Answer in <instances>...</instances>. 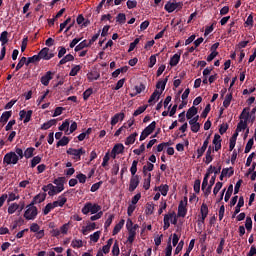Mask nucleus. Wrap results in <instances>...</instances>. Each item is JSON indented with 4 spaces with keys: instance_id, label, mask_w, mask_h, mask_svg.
Wrapping results in <instances>:
<instances>
[{
    "instance_id": "obj_35",
    "label": "nucleus",
    "mask_w": 256,
    "mask_h": 256,
    "mask_svg": "<svg viewBox=\"0 0 256 256\" xmlns=\"http://www.w3.org/2000/svg\"><path fill=\"white\" fill-rule=\"evenodd\" d=\"M70 141L69 137L64 136L57 142L56 147H65L66 145H69Z\"/></svg>"
},
{
    "instance_id": "obj_47",
    "label": "nucleus",
    "mask_w": 256,
    "mask_h": 256,
    "mask_svg": "<svg viewBox=\"0 0 256 256\" xmlns=\"http://www.w3.org/2000/svg\"><path fill=\"white\" fill-rule=\"evenodd\" d=\"M71 247H73V249H81V247H83V240H73Z\"/></svg>"
},
{
    "instance_id": "obj_49",
    "label": "nucleus",
    "mask_w": 256,
    "mask_h": 256,
    "mask_svg": "<svg viewBox=\"0 0 256 256\" xmlns=\"http://www.w3.org/2000/svg\"><path fill=\"white\" fill-rule=\"evenodd\" d=\"M245 129H247V121L240 120V122L237 125L236 130L241 132V131H245Z\"/></svg>"
},
{
    "instance_id": "obj_50",
    "label": "nucleus",
    "mask_w": 256,
    "mask_h": 256,
    "mask_svg": "<svg viewBox=\"0 0 256 256\" xmlns=\"http://www.w3.org/2000/svg\"><path fill=\"white\" fill-rule=\"evenodd\" d=\"M173 254V246H171V237L168 240L165 256H171Z\"/></svg>"
},
{
    "instance_id": "obj_2",
    "label": "nucleus",
    "mask_w": 256,
    "mask_h": 256,
    "mask_svg": "<svg viewBox=\"0 0 256 256\" xmlns=\"http://www.w3.org/2000/svg\"><path fill=\"white\" fill-rule=\"evenodd\" d=\"M4 165H17L19 163V156L15 152H8L3 158Z\"/></svg>"
},
{
    "instance_id": "obj_36",
    "label": "nucleus",
    "mask_w": 256,
    "mask_h": 256,
    "mask_svg": "<svg viewBox=\"0 0 256 256\" xmlns=\"http://www.w3.org/2000/svg\"><path fill=\"white\" fill-rule=\"evenodd\" d=\"M125 21H127V16L125 13H119L116 16V23H119V25H125Z\"/></svg>"
},
{
    "instance_id": "obj_54",
    "label": "nucleus",
    "mask_w": 256,
    "mask_h": 256,
    "mask_svg": "<svg viewBox=\"0 0 256 256\" xmlns=\"http://www.w3.org/2000/svg\"><path fill=\"white\" fill-rule=\"evenodd\" d=\"M91 95H93V88H88L83 92V99L84 101H87Z\"/></svg>"
},
{
    "instance_id": "obj_51",
    "label": "nucleus",
    "mask_w": 256,
    "mask_h": 256,
    "mask_svg": "<svg viewBox=\"0 0 256 256\" xmlns=\"http://www.w3.org/2000/svg\"><path fill=\"white\" fill-rule=\"evenodd\" d=\"M19 210V204L17 203H12L9 207H8V213L9 215H13V213H15V211Z\"/></svg>"
},
{
    "instance_id": "obj_63",
    "label": "nucleus",
    "mask_w": 256,
    "mask_h": 256,
    "mask_svg": "<svg viewBox=\"0 0 256 256\" xmlns=\"http://www.w3.org/2000/svg\"><path fill=\"white\" fill-rule=\"evenodd\" d=\"M126 5H127L128 9H135V7H137V1H135V0H128L126 2Z\"/></svg>"
},
{
    "instance_id": "obj_11",
    "label": "nucleus",
    "mask_w": 256,
    "mask_h": 256,
    "mask_svg": "<svg viewBox=\"0 0 256 256\" xmlns=\"http://www.w3.org/2000/svg\"><path fill=\"white\" fill-rule=\"evenodd\" d=\"M42 190L44 191V193H47L48 191V195L50 197H53L54 195H57V193H59L57 192V187L54 186L53 184H48L46 186H43Z\"/></svg>"
},
{
    "instance_id": "obj_33",
    "label": "nucleus",
    "mask_w": 256,
    "mask_h": 256,
    "mask_svg": "<svg viewBox=\"0 0 256 256\" xmlns=\"http://www.w3.org/2000/svg\"><path fill=\"white\" fill-rule=\"evenodd\" d=\"M85 47H91L89 45V43H87V40H83L82 42H80L74 49V51L77 53L79 51H83V49H85Z\"/></svg>"
},
{
    "instance_id": "obj_58",
    "label": "nucleus",
    "mask_w": 256,
    "mask_h": 256,
    "mask_svg": "<svg viewBox=\"0 0 256 256\" xmlns=\"http://www.w3.org/2000/svg\"><path fill=\"white\" fill-rule=\"evenodd\" d=\"M101 185H103V181H100V182H97V183L93 184V185L91 186L90 191H91L92 193H95V191H99V189L101 188Z\"/></svg>"
},
{
    "instance_id": "obj_7",
    "label": "nucleus",
    "mask_w": 256,
    "mask_h": 256,
    "mask_svg": "<svg viewBox=\"0 0 256 256\" xmlns=\"http://www.w3.org/2000/svg\"><path fill=\"white\" fill-rule=\"evenodd\" d=\"M53 75H55V72L47 71L45 75L41 77L40 82L42 83V85H44V87L49 86V83L53 79Z\"/></svg>"
},
{
    "instance_id": "obj_40",
    "label": "nucleus",
    "mask_w": 256,
    "mask_h": 256,
    "mask_svg": "<svg viewBox=\"0 0 256 256\" xmlns=\"http://www.w3.org/2000/svg\"><path fill=\"white\" fill-rule=\"evenodd\" d=\"M253 145H255V140L253 138H250L246 144L244 153H250L251 149H253Z\"/></svg>"
},
{
    "instance_id": "obj_43",
    "label": "nucleus",
    "mask_w": 256,
    "mask_h": 256,
    "mask_svg": "<svg viewBox=\"0 0 256 256\" xmlns=\"http://www.w3.org/2000/svg\"><path fill=\"white\" fill-rule=\"evenodd\" d=\"M33 153H35V148L29 147L24 151V157L26 159H31V157H33Z\"/></svg>"
},
{
    "instance_id": "obj_6",
    "label": "nucleus",
    "mask_w": 256,
    "mask_h": 256,
    "mask_svg": "<svg viewBox=\"0 0 256 256\" xmlns=\"http://www.w3.org/2000/svg\"><path fill=\"white\" fill-rule=\"evenodd\" d=\"M65 181H67V179L65 177H58V178L54 179L53 183H54V185H56L57 193H61V191H64Z\"/></svg>"
},
{
    "instance_id": "obj_25",
    "label": "nucleus",
    "mask_w": 256,
    "mask_h": 256,
    "mask_svg": "<svg viewBox=\"0 0 256 256\" xmlns=\"http://www.w3.org/2000/svg\"><path fill=\"white\" fill-rule=\"evenodd\" d=\"M198 113V109L195 106H192L188 109L187 113H186V118L187 119H193V117H195V115H197Z\"/></svg>"
},
{
    "instance_id": "obj_64",
    "label": "nucleus",
    "mask_w": 256,
    "mask_h": 256,
    "mask_svg": "<svg viewBox=\"0 0 256 256\" xmlns=\"http://www.w3.org/2000/svg\"><path fill=\"white\" fill-rule=\"evenodd\" d=\"M57 201L59 202L60 207H63V205L67 203V198H65V194L60 195Z\"/></svg>"
},
{
    "instance_id": "obj_24",
    "label": "nucleus",
    "mask_w": 256,
    "mask_h": 256,
    "mask_svg": "<svg viewBox=\"0 0 256 256\" xmlns=\"http://www.w3.org/2000/svg\"><path fill=\"white\" fill-rule=\"evenodd\" d=\"M162 94H163V92H159V90H155L151 94V96H150V98L148 100V103L151 105V103H153V101H155V99H156V101H159V99H160Z\"/></svg>"
},
{
    "instance_id": "obj_34",
    "label": "nucleus",
    "mask_w": 256,
    "mask_h": 256,
    "mask_svg": "<svg viewBox=\"0 0 256 256\" xmlns=\"http://www.w3.org/2000/svg\"><path fill=\"white\" fill-rule=\"evenodd\" d=\"M247 111H249V108H244L242 113L239 116V119H241V121H243V119H244V121H246V123H247V121H249V117H251V114Z\"/></svg>"
},
{
    "instance_id": "obj_26",
    "label": "nucleus",
    "mask_w": 256,
    "mask_h": 256,
    "mask_svg": "<svg viewBox=\"0 0 256 256\" xmlns=\"http://www.w3.org/2000/svg\"><path fill=\"white\" fill-rule=\"evenodd\" d=\"M167 81H169V76H167L164 80L158 81L157 84H156V89H161L160 92L163 93V91H165V87L167 85Z\"/></svg>"
},
{
    "instance_id": "obj_59",
    "label": "nucleus",
    "mask_w": 256,
    "mask_h": 256,
    "mask_svg": "<svg viewBox=\"0 0 256 256\" xmlns=\"http://www.w3.org/2000/svg\"><path fill=\"white\" fill-rule=\"evenodd\" d=\"M120 250H119V243L115 242L112 247V255L119 256Z\"/></svg>"
},
{
    "instance_id": "obj_27",
    "label": "nucleus",
    "mask_w": 256,
    "mask_h": 256,
    "mask_svg": "<svg viewBox=\"0 0 256 256\" xmlns=\"http://www.w3.org/2000/svg\"><path fill=\"white\" fill-rule=\"evenodd\" d=\"M160 191L161 195H163V197H167V193H169V185L167 184H162L160 185L158 188H155V191Z\"/></svg>"
},
{
    "instance_id": "obj_52",
    "label": "nucleus",
    "mask_w": 256,
    "mask_h": 256,
    "mask_svg": "<svg viewBox=\"0 0 256 256\" xmlns=\"http://www.w3.org/2000/svg\"><path fill=\"white\" fill-rule=\"evenodd\" d=\"M100 237H101V231H96L92 235H90V241H93V243H97Z\"/></svg>"
},
{
    "instance_id": "obj_46",
    "label": "nucleus",
    "mask_w": 256,
    "mask_h": 256,
    "mask_svg": "<svg viewBox=\"0 0 256 256\" xmlns=\"http://www.w3.org/2000/svg\"><path fill=\"white\" fill-rule=\"evenodd\" d=\"M231 99H233V94H227L223 101V107H225V109L231 105Z\"/></svg>"
},
{
    "instance_id": "obj_12",
    "label": "nucleus",
    "mask_w": 256,
    "mask_h": 256,
    "mask_svg": "<svg viewBox=\"0 0 256 256\" xmlns=\"http://www.w3.org/2000/svg\"><path fill=\"white\" fill-rule=\"evenodd\" d=\"M173 217H175V211L164 215V226H163L164 231H167V229H169V227H171L170 221H171V219H173Z\"/></svg>"
},
{
    "instance_id": "obj_8",
    "label": "nucleus",
    "mask_w": 256,
    "mask_h": 256,
    "mask_svg": "<svg viewBox=\"0 0 256 256\" xmlns=\"http://www.w3.org/2000/svg\"><path fill=\"white\" fill-rule=\"evenodd\" d=\"M20 119L23 120V123H29L31 121V117H33V110H21L19 112Z\"/></svg>"
},
{
    "instance_id": "obj_61",
    "label": "nucleus",
    "mask_w": 256,
    "mask_h": 256,
    "mask_svg": "<svg viewBox=\"0 0 256 256\" xmlns=\"http://www.w3.org/2000/svg\"><path fill=\"white\" fill-rule=\"evenodd\" d=\"M51 211H53V206L51 205V203H48L43 209V215H49Z\"/></svg>"
},
{
    "instance_id": "obj_20",
    "label": "nucleus",
    "mask_w": 256,
    "mask_h": 256,
    "mask_svg": "<svg viewBox=\"0 0 256 256\" xmlns=\"http://www.w3.org/2000/svg\"><path fill=\"white\" fill-rule=\"evenodd\" d=\"M95 229H97V224L95 222L89 223L87 226L82 227V233L83 235H87L89 231H95Z\"/></svg>"
},
{
    "instance_id": "obj_5",
    "label": "nucleus",
    "mask_w": 256,
    "mask_h": 256,
    "mask_svg": "<svg viewBox=\"0 0 256 256\" xmlns=\"http://www.w3.org/2000/svg\"><path fill=\"white\" fill-rule=\"evenodd\" d=\"M38 57L40 60L43 59L44 61H49L55 57V54L49 53V48L45 47L38 53Z\"/></svg>"
},
{
    "instance_id": "obj_62",
    "label": "nucleus",
    "mask_w": 256,
    "mask_h": 256,
    "mask_svg": "<svg viewBox=\"0 0 256 256\" xmlns=\"http://www.w3.org/2000/svg\"><path fill=\"white\" fill-rule=\"evenodd\" d=\"M145 152V144H141L139 149H134L133 150V153L135 155H141V153H144Z\"/></svg>"
},
{
    "instance_id": "obj_60",
    "label": "nucleus",
    "mask_w": 256,
    "mask_h": 256,
    "mask_svg": "<svg viewBox=\"0 0 256 256\" xmlns=\"http://www.w3.org/2000/svg\"><path fill=\"white\" fill-rule=\"evenodd\" d=\"M194 191L196 193H200L201 192V180L197 179L194 182Z\"/></svg>"
},
{
    "instance_id": "obj_1",
    "label": "nucleus",
    "mask_w": 256,
    "mask_h": 256,
    "mask_svg": "<svg viewBox=\"0 0 256 256\" xmlns=\"http://www.w3.org/2000/svg\"><path fill=\"white\" fill-rule=\"evenodd\" d=\"M81 211L83 215H89V213L95 215L101 211V206L97 203L86 202Z\"/></svg>"
},
{
    "instance_id": "obj_16",
    "label": "nucleus",
    "mask_w": 256,
    "mask_h": 256,
    "mask_svg": "<svg viewBox=\"0 0 256 256\" xmlns=\"http://www.w3.org/2000/svg\"><path fill=\"white\" fill-rule=\"evenodd\" d=\"M221 141H223L221 139V135L219 134H215L214 135V139L212 141L213 145H214V151H219L221 149Z\"/></svg>"
},
{
    "instance_id": "obj_32",
    "label": "nucleus",
    "mask_w": 256,
    "mask_h": 256,
    "mask_svg": "<svg viewBox=\"0 0 256 256\" xmlns=\"http://www.w3.org/2000/svg\"><path fill=\"white\" fill-rule=\"evenodd\" d=\"M123 151H125V146H123V144H116L112 149V153H115L117 155H121Z\"/></svg>"
},
{
    "instance_id": "obj_31",
    "label": "nucleus",
    "mask_w": 256,
    "mask_h": 256,
    "mask_svg": "<svg viewBox=\"0 0 256 256\" xmlns=\"http://www.w3.org/2000/svg\"><path fill=\"white\" fill-rule=\"evenodd\" d=\"M125 225V220H120L118 224L115 225L112 234L117 235L121 229H123V226Z\"/></svg>"
},
{
    "instance_id": "obj_21",
    "label": "nucleus",
    "mask_w": 256,
    "mask_h": 256,
    "mask_svg": "<svg viewBox=\"0 0 256 256\" xmlns=\"http://www.w3.org/2000/svg\"><path fill=\"white\" fill-rule=\"evenodd\" d=\"M179 61H181V54H174V55L170 58L169 65H170L171 67H177V65H179Z\"/></svg>"
},
{
    "instance_id": "obj_19",
    "label": "nucleus",
    "mask_w": 256,
    "mask_h": 256,
    "mask_svg": "<svg viewBox=\"0 0 256 256\" xmlns=\"http://www.w3.org/2000/svg\"><path fill=\"white\" fill-rule=\"evenodd\" d=\"M157 127V122L153 121L151 124H149L144 130L145 136L151 135L153 131H155V128Z\"/></svg>"
},
{
    "instance_id": "obj_29",
    "label": "nucleus",
    "mask_w": 256,
    "mask_h": 256,
    "mask_svg": "<svg viewBox=\"0 0 256 256\" xmlns=\"http://www.w3.org/2000/svg\"><path fill=\"white\" fill-rule=\"evenodd\" d=\"M7 37H9V32L3 31L0 35V41H1L2 47L7 45V43H9V39Z\"/></svg>"
},
{
    "instance_id": "obj_30",
    "label": "nucleus",
    "mask_w": 256,
    "mask_h": 256,
    "mask_svg": "<svg viewBox=\"0 0 256 256\" xmlns=\"http://www.w3.org/2000/svg\"><path fill=\"white\" fill-rule=\"evenodd\" d=\"M138 135L139 134L137 132H134L131 135H129L126 138L125 145H133V143H135V139H136V137H138Z\"/></svg>"
},
{
    "instance_id": "obj_22",
    "label": "nucleus",
    "mask_w": 256,
    "mask_h": 256,
    "mask_svg": "<svg viewBox=\"0 0 256 256\" xmlns=\"http://www.w3.org/2000/svg\"><path fill=\"white\" fill-rule=\"evenodd\" d=\"M135 237H137V231L130 228L128 230L127 243H129L130 245H133V242L135 241Z\"/></svg>"
},
{
    "instance_id": "obj_10",
    "label": "nucleus",
    "mask_w": 256,
    "mask_h": 256,
    "mask_svg": "<svg viewBox=\"0 0 256 256\" xmlns=\"http://www.w3.org/2000/svg\"><path fill=\"white\" fill-rule=\"evenodd\" d=\"M139 175L136 176H132L130 178V184H129V191L130 193H133V191H135V189H137V187H139Z\"/></svg>"
},
{
    "instance_id": "obj_15",
    "label": "nucleus",
    "mask_w": 256,
    "mask_h": 256,
    "mask_svg": "<svg viewBox=\"0 0 256 256\" xmlns=\"http://www.w3.org/2000/svg\"><path fill=\"white\" fill-rule=\"evenodd\" d=\"M123 119H125V113L120 112V113H116L112 119H111V125L112 127H115L116 123H119V121H123Z\"/></svg>"
},
{
    "instance_id": "obj_18",
    "label": "nucleus",
    "mask_w": 256,
    "mask_h": 256,
    "mask_svg": "<svg viewBox=\"0 0 256 256\" xmlns=\"http://www.w3.org/2000/svg\"><path fill=\"white\" fill-rule=\"evenodd\" d=\"M216 179L217 178L215 175L211 177V179L209 181V185L204 192L205 197H209V195H211V189L213 188V185H215Z\"/></svg>"
},
{
    "instance_id": "obj_55",
    "label": "nucleus",
    "mask_w": 256,
    "mask_h": 256,
    "mask_svg": "<svg viewBox=\"0 0 256 256\" xmlns=\"http://www.w3.org/2000/svg\"><path fill=\"white\" fill-rule=\"evenodd\" d=\"M211 111V104H207L205 109L203 110V112L201 113V117L202 119L207 118V116L209 115V112Z\"/></svg>"
},
{
    "instance_id": "obj_53",
    "label": "nucleus",
    "mask_w": 256,
    "mask_h": 256,
    "mask_svg": "<svg viewBox=\"0 0 256 256\" xmlns=\"http://www.w3.org/2000/svg\"><path fill=\"white\" fill-rule=\"evenodd\" d=\"M139 164V161H137V160H134L133 162H132V166H131V168H130V172H131V175H132V177H135L136 175V173H137V165Z\"/></svg>"
},
{
    "instance_id": "obj_13",
    "label": "nucleus",
    "mask_w": 256,
    "mask_h": 256,
    "mask_svg": "<svg viewBox=\"0 0 256 256\" xmlns=\"http://www.w3.org/2000/svg\"><path fill=\"white\" fill-rule=\"evenodd\" d=\"M45 199H47V193H42V194L40 193L36 195L30 203L31 207H33V205H37V203H43Z\"/></svg>"
},
{
    "instance_id": "obj_41",
    "label": "nucleus",
    "mask_w": 256,
    "mask_h": 256,
    "mask_svg": "<svg viewBox=\"0 0 256 256\" xmlns=\"http://www.w3.org/2000/svg\"><path fill=\"white\" fill-rule=\"evenodd\" d=\"M41 156H35L32 158L31 163H30V167L32 169H35V167H37V165H39V163H41Z\"/></svg>"
},
{
    "instance_id": "obj_37",
    "label": "nucleus",
    "mask_w": 256,
    "mask_h": 256,
    "mask_svg": "<svg viewBox=\"0 0 256 256\" xmlns=\"http://www.w3.org/2000/svg\"><path fill=\"white\" fill-rule=\"evenodd\" d=\"M26 59H27L26 66L31 65V63H39V61H41V58H39V54L34 55L32 57H28Z\"/></svg>"
},
{
    "instance_id": "obj_28",
    "label": "nucleus",
    "mask_w": 256,
    "mask_h": 256,
    "mask_svg": "<svg viewBox=\"0 0 256 256\" xmlns=\"http://www.w3.org/2000/svg\"><path fill=\"white\" fill-rule=\"evenodd\" d=\"M71 124V122L69 121V119H66L61 126H59V131H65L66 135H69V125Z\"/></svg>"
},
{
    "instance_id": "obj_48",
    "label": "nucleus",
    "mask_w": 256,
    "mask_h": 256,
    "mask_svg": "<svg viewBox=\"0 0 256 256\" xmlns=\"http://www.w3.org/2000/svg\"><path fill=\"white\" fill-rule=\"evenodd\" d=\"M245 227L248 232L253 229V220L249 216L246 217Z\"/></svg>"
},
{
    "instance_id": "obj_56",
    "label": "nucleus",
    "mask_w": 256,
    "mask_h": 256,
    "mask_svg": "<svg viewBox=\"0 0 256 256\" xmlns=\"http://www.w3.org/2000/svg\"><path fill=\"white\" fill-rule=\"evenodd\" d=\"M205 151H207V146H203L201 148L197 149V159H201L203 155L205 154Z\"/></svg>"
},
{
    "instance_id": "obj_4",
    "label": "nucleus",
    "mask_w": 256,
    "mask_h": 256,
    "mask_svg": "<svg viewBox=\"0 0 256 256\" xmlns=\"http://www.w3.org/2000/svg\"><path fill=\"white\" fill-rule=\"evenodd\" d=\"M67 155H73L74 159L76 161H81V155H85V149L83 148H79V149H75V148H69L66 151Z\"/></svg>"
},
{
    "instance_id": "obj_38",
    "label": "nucleus",
    "mask_w": 256,
    "mask_h": 256,
    "mask_svg": "<svg viewBox=\"0 0 256 256\" xmlns=\"http://www.w3.org/2000/svg\"><path fill=\"white\" fill-rule=\"evenodd\" d=\"M231 195H233V184H230L228 186V189H227L225 197H224L225 203H227L229 201V199H231Z\"/></svg>"
},
{
    "instance_id": "obj_17",
    "label": "nucleus",
    "mask_w": 256,
    "mask_h": 256,
    "mask_svg": "<svg viewBox=\"0 0 256 256\" xmlns=\"http://www.w3.org/2000/svg\"><path fill=\"white\" fill-rule=\"evenodd\" d=\"M12 115H13V111L3 112L0 117V123H2V125H6V123L9 121V119H11Z\"/></svg>"
},
{
    "instance_id": "obj_57",
    "label": "nucleus",
    "mask_w": 256,
    "mask_h": 256,
    "mask_svg": "<svg viewBox=\"0 0 256 256\" xmlns=\"http://www.w3.org/2000/svg\"><path fill=\"white\" fill-rule=\"evenodd\" d=\"M69 23H71V17H68L63 23L60 24V29H59L58 33H62L63 29H65V27H67V25H69Z\"/></svg>"
},
{
    "instance_id": "obj_23",
    "label": "nucleus",
    "mask_w": 256,
    "mask_h": 256,
    "mask_svg": "<svg viewBox=\"0 0 256 256\" xmlns=\"http://www.w3.org/2000/svg\"><path fill=\"white\" fill-rule=\"evenodd\" d=\"M187 215V208L185 207V203L180 201L178 205V217H185Z\"/></svg>"
},
{
    "instance_id": "obj_39",
    "label": "nucleus",
    "mask_w": 256,
    "mask_h": 256,
    "mask_svg": "<svg viewBox=\"0 0 256 256\" xmlns=\"http://www.w3.org/2000/svg\"><path fill=\"white\" fill-rule=\"evenodd\" d=\"M147 107H149V105L138 107L137 110L134 111L133 117H138V115H141V113H145V111H147Z\"/></svg>"
},
{
    "instance_id": "obj_14",
    "label": "nucleus",
    "mask_w": 256,
    "mask_h": 256,
    "mask_svg": "<svg viewBox=\"0 0 256 256\" xmlns=\"http://www.w3.org/2000/svg\"><path fill=\"white\" fill-rule=\"evenodd\" d=\"M243 205H245V199L243 198V196H240L238 203L235 207L234 214L232 215L233 219H235V217H237L238 213H241V207H243Z\"/></svg>"
},
{
    "instance_id": "obj_45",
    "label": "nucleus",
    "mask_w": 256,
    "mask_h": 256,
    "mask_svg": "<svg viewBox=\"0 0 256 256\" xmlns=\"http://www.w3.org/2000/svg\"><path fill=\"white\" fill-rule=\"evenodd\" d=\"M80 71H81V65H75L70 70L69 75H70V77H76L77 73H79Z\"/></svg>"
},
{
    "instance_id": "obj_3",
    "label": "nucleus",
    "mask_w": 256,
    "mask_h": 256,
    "mask_svg": "<svg viewBox=\"0 0 256 256\" xmlns=\"http://www.w3.org/2000/svg\"><path fill=\"white\" fill-rule=\"evenodd\" d=\"M37 215H38V210L35 207V205L31 206V204H29L27 206V209H26L25 213H24L25 219L27 221H33L34 219H36Z\"/></svg>"
},
{
    "instance_id": "obj_44",
    "label": "nucleus",
    "mask_w": 256,
    "mask_h": 256,
    "mask_svg": "<svg viewBox=\"0 0 256 256\" xmlns=\"http://www.w3.org/2000/svg\"><path fill=\"white\" fill-rule=\"evenodd\" d=\"M23 65H27V57L23 56L18 64L16 65L15 71H19L20 69H22Z\"/></svg>"
},
{
    "instance_id": "obj_42",
    "label": "nucleus",
    "mask_w": 256,
    "mask_h": 256,
    "mask_svg": "<svg viewBox=\"0 0 256 256\" xmlns=\"http://www.w3.org/2000/svg\"><path fill=\"white\" fill-rule=\"evenodd\" d=\"M143 187L145 191H149L151 187V173H148V177L144 179Z\"/></svg>"
},
{
    "instance_id": "obj_9",
    "label": "nucleus",
    "mask_w": 256,
    "mask_h": 256,
    "mask_svg": "<svg viewBox=\"0 0 256 256\" xmlns=\"http://www.w3.org/2000/svg\"><path fill=\"white\" fill-rule=\"evenodd\" d=\"M181 7V3L179 2H171V1H168L165 6H164V9L165 11H167V13H173V11H175V9Z\"/></svg>"
}]
</instances>
